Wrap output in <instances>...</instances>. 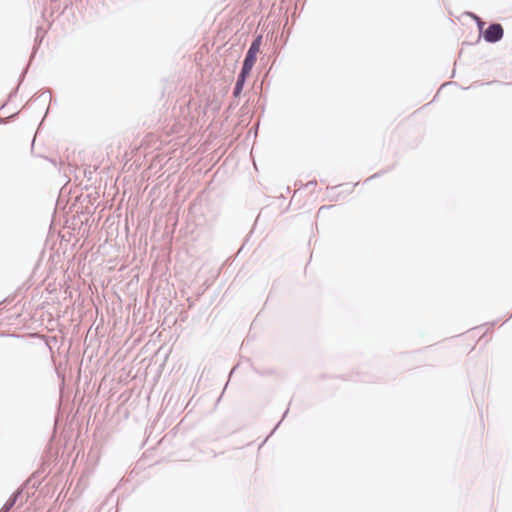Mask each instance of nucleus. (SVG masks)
<instances>
[{
	"label": "nucleus",
	"instance_id": "f257e3e1",
	"mask_svg": "<svg viewBox=\"0 0 512 512\" xmlns=\"http://www.w3.org/2000/svg\"><path fill=\"white\" fill-rule=\"evenodd\" d=\"M260 46H261V36L257 37L252 42V44L247 52V55L245 57L243 67H242V69H244V73L251 72V70L256 62L257 54L260 51Z\"/></svg>",
	"mask_w": 512,
	"mask_h": 512
},
{
	"label": "nucleus",
	"instance_id": "f03ea898",
	"mask_svg": "<svg viewBox=\"0 0 512 512\" xmlns=\"http://www.w3.org/2000/svg\"><path fill=\"white\" fill-rule=\"evenodd\" d=\"M503 37V28L500 24H492L484 31V39L493 43L499 41Z\"/></svg>",
	"mask_w": 512,
	"mask_h": 512
},
{
	"label": "nucleus",
	"instance_id": "7ed1b4c3",
	"mask_svg": "<svg viewBox=\"0 0 512 512\" xmlns=\"http://www.w3.org/2000/svg\"><path fill=\"white\" fill-rule=\"evenodd\" d=\"M249 75V73H244V69L241 70L240 75L238 76L235 89H234V95L237 96L241 93L243 89V85L245 82L246 77Z\"/></svg>",
	"mask_w": 512,
	"mask_h": 512
},
{
	"label": "nucleus",
	"instance_id": "20e7f679",
	"mask_svg": "<svg viewBox=\"0 0 512 512\" xmlns=\"http://www.w3.org/2000/svg\"><path fill=\"white\" fill-rule=\"evenodd\" d=\"M484 23L478 20L479 29L482 30Z\"/></svg>",
	"mask_w": 512,
	"mask_h": 512
}]
</instances>
